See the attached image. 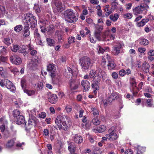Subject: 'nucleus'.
Returning a JSON list of instances; mask_svg holds the SVG:
<instances>
[{"label": "nucleus", "instance_id": "1", "mask_svg": "<svg viewBox=\"0 0 154 154\" xmlns=\"http://www.w3.org/2000/svg\"><path fill=\"white\" fill-rule=\"evenodd\" d=\"M76 75L72 69L68 68V79L69 81V88L72 91L75 90L78 88L79 82L76 80Z\"/></svg>", "mask_w": 154, "mask_h": 154}, {"label": "nucleus", "instance_id": "2", "mask_svg": "<svg viewBox=\"0 0 154 154\" xmlns=\"http://www.w3.org/2000/svg\"><path fill=\"white\" fill-rule=\"evenodd\" d=\"M79 64L83 72H85L91 68L93 65V61L89 57L85 56L79 60Z\"/></svg>", "mask_w": 154, "mask_h": 154}, {"label": "nucleus", "instance_id": "3", "mask_svg": "<svg viewBox=\"0 0 154 154\" xmlns=\"http://www.w3.org/2000/svg\"><path fill=\"white\" fill-rule=\"evenodd\" d=\"M67 120L66 116H58L55 120V124L60 130L62 129L66 131L67 130V125L66 120Z\"/></svg>", "mask_w": 154, "mask_h": 154}, {"label": "nucleus", "instance_id": "4", "mask_svg": "<svg viewBox=\"0 0 154 154\" xmlns=\"http://www.w3.org/2000/svg\"><path fill=\"white\" fill-rule=\"evenodd\" d=\"M23 22L27 26H29L30 25L31 28H34L36 26L37 23L35 17L32 14L29 13L26 14Z\"/></svg>", "mask_w": 154, "mask_h": 154}, {"label": "nucleus", "instance_id": "5", "mask_svg": "<svg viewBox=\"0 0 154 154\" xmlns=\"http://www.w3.org/2000/svg\"><path fill=\"white\" fill-rule=\"evenodd\" d=\"M0 85L2 87H6L10 91L14 92L15 90V88L13 83L9 80L7 79H4L0 81Z\"/></svg>", "mask_w": 154, "mask_h": 154}, {"label": "nucleus", "instance_id": "6", "mask_svg": "<svg viewBox=\"0 0 154 154\" xmlns=\"http://www.w3.org/2000/svg\"><path fill=\"white\" fill-rule=\"evenodd\" d=\"M13 116L14 118H16V123L20 125L25 123V120L24 117L20 115L19 111L16 109L13 111Z\"/></svg>", "mask_w": 154, "mask_h": 154}, {"label": "nucleus", "instance_id": "7", "mask_svg": "<svg viewBox=\"0 0 154 154\" xmlns=\"http://www.w3.org/2000/svg\"><path fill=\"white\" fill-rule=\"evenodd\" d=\"M28 47L27 45H22L21 47L17 45H13L11 48V50L14 52H16L17 51L19 53H22L24 56L26 55L28 53L26 51Z\"/></svg>", "mask_w": 154, "mask_h": 154}, {"label": "nucleus", "instance_id": "8", "mask_svg": "<svg viewBox=\"0 0 154 154\" xmlns=\"http://www.w3.org/2000/svg\"><path fill=\"white\" fill-rule=\"evenodd\" d=\"M30 118L28 121L27 124H25V125L26 130L29 131L33 126H35L38 122V120L34 116H32V115L29 114Z\"/></svg>", "mask_w": 154, "mask_h": 154}, {"label": "nucleus", "instance_id": "9", "mask_svg": "<svg viewBox=\"0 0 154 154\" xmlns=\"http://www.w3.org/2000/svg\"><path fill=\"white\" fill-rule=\"evenodd\" d=\"M116 129L114 127H112L109 130V134H107L106 136L107 139L112 140H114L117 139L118 136L116 133Z\"/></svg>", "mask_w": 154, "mask_h": 154}, {"label": "nucleus", "instance_id": "10", "mask_svg": "<svg viewBox=\"0 0 154 154\" xmlns=\"http://www.w3.org/2000/svg\"><path fill=\"white\" fill-rule=\"evenodd\" d=\"M51 3L52 6H55L58 11L61 12L64 9V8L63 7L61 2L59 0H52Z\"/></svg>", "mask_w": 154, "mask_h": 154}, {"label": "nucleus", "instance_id": "11", "mask_svg": "<svg viewBox=\"0 0 154 154\" xmlns=\"http://www.w3.org/2000/svg\"><path fill=\"white\" fill-rule=\"evenodd\" d=\"M10 60L13 63L16 65H19L22 63L21 58L15 55L11 56L10 58Z\"/></svg>", "mask_w": 154, "mask_h": 154}, {"label": "nucleus", "instance_id": "12", "mask_svg": "<svg viewBox=\"0 0 154 154\" xmlns=\"http://www.w3.org/2000/svg\"><path fill=\"white\" fill-rule=\"evenodd\" d=\"M52 82L54 84L59 85L61 82V79L60 75L57 73L51 75Z\"/></svg>", "mask_w": 154, "mask_h": 154}, {"label": "nucleus", "instance_id": "13", "mask_svg": "<svg viewBox=\"0 0 154 154\" xmlns=\"http://www.w3.org/2000/svg\"><path fill=\"white\" fill-rule=\"evenodd\" d=\"M122 48V45L119 42L116 43V44L114 45L112 48V49L115 52V55H118L120 53Z\"/></svg>", "mask_w": 154, "mask_h": 154}, {"label": "nucleus", "instance_id": "14", "mask_svg": "<svg viewBox=\"0 0 154 154\" xmlns=\"http://www.w3.org/2000/svg\"><path fill=\"white\" fill-rule=\"evenodd\" d=\"M15 141V139H12L8 140L4 145L5 147L8 149H12L14 146Z\"/></svg>", "mask_w": 154, "mask_h": 154}, {"label": "nucleus", "instance_id": "15", "mask_svg": "<svg viewBox=\"0 0 154 154\" xmlns=\"http://www.w3.org/2000/svg\"><path fill=\"white\" fill-rule=\"evenodd\" d=\"M72 136L74 141L75 143L80 144L83 142V138L80 135L78 134H72Z\"/></svg>", "mask_w": 154, "mask_h": 154}, {"label": "nucleus", "instance_id": "16", "mask_svg": "<svg viewBox=\"0 0 154 154\" xmlns=\"http://www.w3.org/2000/svg\"><path fill=\"white\" fill-rule=\"evenodd\" d=\"M118 94L119 93L116 92H112L107 99V101L110 103H111L113 100L119 98Z\"/></svg>", "mask_w": 154, "mask_h": 154}, {"label": "nucleus", "instance_id": "17", "mask_svg": "<svg viewBox=\"0 0 154 154\" xmlns=\"http://www.w3.org/2000/svg\"><path fill=\"white\" fill-rule=\"evenodd\" d=\"M47 69L50 73V75L56 73V67L53 63H50L47 66Z\"/></svg>", "mask_w": 154, "mask_h": 154}, {"label": "nucleus", "instance_id": "18", "mask_svg": "<svg viewBox=\"0 0 154 154\" xmlns=\"http://www.w3.org/2000/svg\"><path fill=\"white\" fill-rule=\"evenodd\" d=\"M81 83L84 88L83 91L84 92L87 91L89 90L90 87V84L88 81L86 80H83Z\"/></svg>", "mask_w": 154, "mask_h": 154}, {"label": "nucleus", "instance_id": "19", "mask_svg": "<svg viewBox=\"0 0 154 154\" xmlns=\"http://www.w3.org/2000/svg\"><path fill=\"white\" fill-rule=\"evenodd\" d=\"M48 100L52 104L55 103L57 100V96L55 94L51 95L48 98Z\"/></svg>", "mask_w": 154, "mask_h": 154}, {"label": "nucleus", "instance_id": "20", "mask_svg": "<svg viewBox=\"0 0 154 154\" xmlns=\"http://www.w3.org/2000/svg\"><path fill=\"white\" fill-rule=\"evenodd\" d=\"M0 122L2 124L0 127L1 131L3 132L5 130V125L7 123V121L4 118H2L0 119Z\"/></svg>", "mask_w": 154, "mask_h": 154}, {"label": "nucleus", "instance_id": "21", "mask_svg": "<svg viewBox=\"0 0 154 154\" xmlns=\"http://www.w3.org/2000/svg\"><path fill=\"white\" fill-rule=\"evenodd\" d=\"M133 11L134 14L136 15L142 13L143 12V10L141 9L140 7L139 6L133 8Z\"/></svg>", "mask_w": 154, "mask_h": 154}, {"label": "nucleus", "instance_id": "22", "mask_svg": "<svg viewBox=\"0 0 154 154\" xmlns=\"http://www.w3.org/2000/svg\"><path fill=\"white\" fill-rule=\"evenodd\" d=\"M145 150V147L138 145L137 147L136 154H143Z\"/></svg>", "mask_w": 154, "mask_h": 154}, {"label": "nucleus", "instance_id": "23", "mask_svg": "<svg viewBox=\"0 0 154 154\" xmlns=\"http://www.w3.org/2000/svg\"><path fill=\"white\" fill-rule=\"evenodd\" d=\"M75 144L72 142L71 143L69 144V146H68V149L70 152V153L75 152Z\"/></svg>", "mask_w": 154, "mask_h": 154}, {"label": "nucleus", "instance_id": "24", "mask_svg": "<svg viewBox=\"0 0 154 154\" xmlns=\"http://www.w3.org/2000/svg\"><path fill=\"white\" fill-rule=\"evenodd\" d=\"M149 21V19L148 18L142 19L140 21L137 23V26L138 27H142L144 26Z\"/></svg>", "mask_w": 154, "mask_h": 154}, {"label": "nucleus", "instance_id": "25", "mask_svg": "<svg viewBox=\"0 0 154 154\" xmlns=\"http://www.w3.org/2000/svg\"><path fill=\"white\" fill-rule=\"evenodd\" d=\"M100 116L94 117L92 120V122L94 125H98L100 123Z\"/></svg>", "mask_w": 154, "mask_h": 154}, {"label": "nucleus", "instance_id": "26", "mask_svg": "<svg viewBox=\"0 0 154 154\" xmlns=\"http://www.w3.org/2000/svg\"><path fill=\"white\" fill-rule=\"evenodd\" d=\"M78 20V17L75 15H72L68 18V23H75Z\"/></svg>", "mask_w": 154, "mask_h": 154}, {"label": "nucleus", "instance_id": "27", "mask_svg": "<svg viewBox=\"0 0 154 154\" xmlns=\"http://www.w3.org/2000/svg\"><path fill=\"white\" fill-rule=\"evenodd\" d=\"M29 27L28 26H24L23 30V36L27 37L29 36L30 34V31L29 30Z\"/></svg>", "mask_w": 154, "mask_h": 154}, {"label": "nucleus", "instance_id": "28", "mask_svg": "<svg viewBox=\"0 0 154 154\" xmlns=\"http://www.w3.org/2000/svg\"><path fill=\"white\" fill-rule=\"evenodd\" d=\"M139 43L141 45H147L149 44V41L144 38H140L139 39Z\"/></svg>", "mask_w": 154, "mask_h": 154}, {"label": "nucleus", "instance_id": "29", "mask_svg": "<svg viewBox=\"0 0 154 154\" xmlns=\"http://www.w3.org/2000/svg\"><path fill=\"white\" fill-rule=\"evenodd\" d=\"M116 66V64L113 61H109L107 64L108 69L109 70L114 69Z\"/></svg>", "mask_w": 154, "mask_h": 154}, {"label": "nucleus", "instance_id": "30", "mask_svg": "<svg viewBox=\"0 0 154 154\" xmlns=\"http://www.w3.org/2000/svg\"><path fill=\"white\" fill-rule=\"evenodd\" d=\"M101 78L99 73H97L94 77L92 81L94 82L99 83L101 81Z\"/></svg>", "mask_w": 154, "mask_h": 154}, {"label": "nucleus", "instance_id": "31", "mask_svg": "<svg viewBox=\"0 0 154 154\" xmlns=\"http://www.w3.org/2000/svg\"><path fill=\"white\" fill-rule=\"evenodd\" d=\"M132 90L131 89V91L132 92L133 95H137L138 92L139 90L138 87L136 85H134L132 87Z\"/></svg>", "mask_w": 154, "mask_h": 154}, {"label": "nucleus", "instance_id": "32", "mask_svg": "<svg viewBox=\"0 0 154 154\" xmlns=\"http://www.w3.org/2000/svg\"><path fill=\"white\" fill-rule=\"evenodd\" d=\"M119 17V15L117 14H115L114 15H111L109 16L110 19L113 22L116 21Z\"/></svg>", "mask_w": 154, "mask_h": 154}, {"label": "nucleus", "instance_id": "33", "mask_svg": "<svg viewBox=\"0 0 154 154\" xmlns=\"http://www.w3.org/2000/svg\"><path fill=\"white\" fill-rule=\"evenodd\" d=\"M143 69L145 72L147 73L149 71V67L150 66L149 65V63H146L143 64Z\"/></svg>", "mask_w": 154, "mask_h": 154}, {"label": "nucleus", "instance_id": "34", "mask_svg": "<svg viewBox=\"0 0 154 154\" xmlns=\"http://www.w3.org/2000/svg\"><path fill=\"white\" fill-rule=\"evenodd\" d=\"M91 111L93 114L94 117L100 116L99 112L96 108H92L91 109Z\"/></svg>", "mask_w": 154, "mask_h": 154}, {"label": "nucleus", "instance_id": "35", "mask_svg": "<svg viewBox=\"0 0 154 154\" xmlns=\"http://www.w3.org/2000/svg\"><path fill=\"white\" fill-rule=\"evenodd\" d=\"M24 92L26 93L29 96H31L34 94L35 91L33 90H29L28 89H24Z\"/></svg>", "mask_w": 154, "mask_h": 154}, {"label": "nucleus", "instance_id": "36", "mask_svg": "<svg viewBox=\"0 0 154 154\" xmlns=\"http://www.w3.org/2000/svg\"><path fill=\"white\" fill-rule=\"evenodd\" d=\"M37 91L42 90L43 88V83L42 82H39L35 84Z\"/></svg>", "mask_w": 154, "mask_h": 154}, {"label": "nucleus", "instance_id": "37", "mask_svg": "<svg viewBox=\"0 0 154 154\" xmlns=\"http://www.w3.org/2000/svg\"><path fill=\"white\" fill-rule=\"evenodd\" d=\"M117 5H118L117 3L112 2L111 3V6L110 10L113 12L115 9H118V7H117Z\"/></svg>", "mask_w": 154, "mask_h": 154}, {"label": "nucleus", "instance_id": "38", "mask_svg": "<svg viewBox=\"0 0 154 154\" xmlns=\"http://www.w3.org/2000/svg\"><path fill=\"white\" fill-rule=\"evenodd\" d=\"M55 34L57 36L58 42L59 43L62 42V32L60 31H57L55 32Z\"/></svg>", "mask_w": 154, "mask_h": 154}, {"label": "nucleus", "instance_id": "39", "mask_svg": "<svg viewBox=\"0 0 154 154\" xmlns=\"http://www.w3.org/2000/svg\"><path fill=\"white\" fill-rule=\"evenodd\" d=\"M106 129V127L104 125H101L97 128V130L99 133H102L105 131Z\"/></svg>", "mask_w": 154, "mask_h": 154}, {"label": "nucleus", "instance_id": "40", "mask_svg": "<svg viewBox=\"0 0 154 154\" xmlns=\"http://www.w3.org/2000/svg\"><path fill=\"white\" fill-rule=\"evenodd\" d=\"M46 41L48 45L50 46H54V41L52 39L47 38Z\"/></svg>", "mask_w": 154, "mask_h": 154}, {"label": "nucleus", "instance_id": "41", "mask_svg": "<svg viewBox=\"0 0 154 154\" xmlns=\"http://www.w3.org/2000/svg\"><path fill=\"white\" fill-rule=\"evenodd\" d=\"M96 71L95 69H91L89 73V75L91 78H93L97 74Z\"/></svg>", "mask_w": 154, "mask_h": 154}, {"label": "nucleus", "instance_id": "42", "mask_svg": "<svg viewBox=\"0 0 154 154\" xmlns=\"http://www.w3.org/2000/svg\"><path fill=\"white\" fill-rule=\"evenodd\" d=\"M23 26L22 25H18L14 27V30L16 32H19L22 29Z\"/></svg>", "mask_w": 154, "mask_h": 154}, {"label": "nucleus", "instance_id": "43", "mask_svg": "<svg viewBox=\"0 0 154 154\" xmlns=\"http://www.w3.org/2000/svg\"><path fill=\"white\" fill-rule=\"evenodd\" d=\"M103 29V26L100 25H97L96 26V29L95 32L101 33V31Z\"/></svg>", "mask_w": 154, "mask_h": 154}, {"label": "nucleus", "instance_id": "44", "mask_svg": "<svg viewBox=\"0 0 154 154\" xmlns=\"http://www.w3.org/2000/svg\"><path fill=\"white\" fill-rule=\"evenodd\" d=\"M5 8L4 7L0 5V17L3 16L5 13Z\"/></svg>", "mask_w": 154, "mask_h": 154}, {"label": "nucleus", "instance_id": "45", "mask_svg": "<svg viewBox=\"0 0 154 154\" xmlns=\"http://www.w3.org/2000/svg\"><path fill=\"white\" fill-rule=\"evenodd\" d=\"M34 10L36 13H39L41 11V8L37 4L35 5L34 8Z\"/></svg>", "mask_w": 154, "mask_h": 154}, {"label": "nucleus", "instance_id": "46", "mask_svg": "<svg viewBox=\"0 0 154 154\" xmlns=\"http://www.w3.org/2000/svg\"><path fill=\"white\" fill-rule=\"evenodd\" d=\"M21 85L23 89L26 88V80L24 79H22L21 81Z\"/></svg>", "mask_w": 154, "mask_h": 154}, {"label": "nucleus", "instance_id": "47", "mask_svg": "<svg viewBox=\"0 0 154 154\" xmlns=\"http://www.w3.org/2000/svg\"><path fill=\"white\" fill-rule=\"evenodd\" d=\"M101 33L95 32L94 35L97 39L98 41H100L101 40Z\"/></svg>", "mask_w": 154, "mask_h": 154}, {"label": "nucleus", "instance_id": "48", "mask_svg": "<svg viewBox=\"0 0 154 154\" xmlns=\"http://www.w3.org/2000/svg\"><path fill=\"white\" fill-rule=\"evenodd\" d=\"M3 42L5 44L7 45H9L11 43V41L10 40L9 38H5Z\"/></svg>", "mask_w": 154, "mask_h": 154}, {"label": "nucleus", "instance_id": "49", "mask_svg": "<svg viewBox=\"0 0 154 154\" xmlns=\"http://www.w3.org/2000/svg\"><path fill=\"white\" fill-rule=\"evenodd\" d=\"M102 152L99 148H96L94 150L92 154H101Z\"/></svg>", "mask_w": 154, "mask_h": 154}, {"label": "nucleus", "instance_id": "50", "mask_svg": "<svg viewBox=\"0 0 154 154\" xmlns=\"http://www.w3.org/2000/svg\"><path fill=\"white\" fill-rule=\"evenodd\" d=\"M123 17L125 18L130 19L132 17L133 15L131 13H127L124 15Z\"/></svg>", "mask_w": 154, "mask_h": 154}, {"label": "nucleus", "instance_id": "51", "mask_svg": "<svg viewBox=\"0 0 154 154\" xmlns=\"http://www.w3.org/2000/svg\"><path fill=\"white\" fill-rule=\"evenodd\" d=\"M0 51L2 54H5L6 52V48L4 46H0Z\"/></svg>", "mask_w": 154, "mask_h": 154}, {"label": "nucleus", "instance_id": "52", "mask_svg": "<svg viewBox=\"0 0 154 154\" xmlns=\"http://www.w3.org/2000/svg\"><path fill=\"white\" fill-rule=\"evenodd\" d=\"M119 74L121 77L124 76L126 75V71L124 69H121L119 71Z\"/></svg>", "mask_w": 154, "mask_h": 154}, {"label": "nucleus", "instance_id": "53", "mask_svg": "<svg viewBox=\"0 0 154 154\" xmlns=\"http://www.w3.org/2000/svg\"><path fill=\"white\" fill-rule=\"evenodd\" d=\"M29 50L31 51L30 54L32 55H34L37 53V51L36 50H33V48L30 46L29 47Z\"/></svg>", "mask_w": 154, "mask_h": 154}, {"label": "nucleus", "instance_id": "54", "mask_svg": "<svg viewBox=\"0 0 154 154\" xmlns=\"http://www.w3.org/2000/svg\"><path fill=\"white\" fill-rule=\"evenodd\" d=\"M97 48L98 50V52L100 53L103 54L105 51V49H104L99 45H98Z\"/></svg>", "mask_w": 154, "mask_h": 154}, {"label": "nucleus", "instance_id": "55", "mask_svg": "<svg viewBox=\"0 0 154 154\" xmlns=\"http://www.w3.org/2000/svg\"><path fill=\"white\" fill-rule=\"evenodd\" d=\"M75 41V38L74 37H71L68 38V43L71 44L72 43H74Z\"/></svg>", "mask_w": 154, "mask_h": 154}, {"label": "nucleus", "instance_id": "56", "mask_svg": "<svg viewBox=\"0 0 154 154\" xmlns=\"http://www.w3.org/2000/svg\"><path fill=\"white\" fill-rule=\"evenodd\" d=\"M91 87L93 88L96 90H98L99 89L98 84L96 82H94L93 83H92L91 84Z\"/></svg>", "mask_w": 154, "mask_h": 154}, {"label": "nucleus", "instance_id": "57", "mask_svg": "<svg viewBox=\"0 0 154 154\" xmlns=\"http://www.w3.org/2000/svg\"><path fill=\"white\" fill-rule=\"evenodd\" d=\"M34 35L36 39L39 40L40 38V35L39 33L37 32V29H36L35 30V32H34Z\"/></svg>", "mask_w": 154, "mask_h": 154}, {"label": "nucleus", "instance_id": "58", "mask_svg": "<svg viewBox=\"0 0 154 154\" xmlns=\"http://www.w3.org/2000/svg\"><path fill=\"white\" fill-rule=\"evenodd\" d=\"M23 145H24V143H20L19 142H17L16 144V146L19 149L20 148L23 149Z\"/></svg>", "mask_w": 154, "mask_h": 154}, {"label": "nucleus", "instance_id": "59", "mask_svg": "<svg viewBox=\"0 0 154 154\" xmlns=\"http://www.w3.org/2000/svg\"><path fill=\"white\" fill-rule=\"evenodd\" d=\"M130 84L131 85V87L137 85L135 79L134 78H132L131 79L130 81Z\"/></svg>", "mask_w": 154, "mask_h": 154}, {"label": "nucleus", "instance_id": "60", "mask_svg": "<svg viewBox=\"0 0 154 154\" xmlns=\"http://www.w3.org/2000/svg\"><path fill=\"white\" fill-rule=\"evenodd\" d=\"M139 6L140 7L141 9H142L143 11L148 9L149 8V6L147 4L141 5Z\"/></svg>", "mask_w": 154, "mask_h": 154}, {"label": "nucleus", "instance_id": "61", "mask_svg": "<svg viewBox=\"0 0 154 154\" xmlns=\"http://www.w3.org/2000/svg\"><path fill=\"white\" fill-rule=\"evenodd\" d=\"M75 15V14L74 13L72 10L71 9H68V17L72 15Z\"/></svg>", "mask_w": 154, "mask_h": 154}, {"label": "nucleus", "instance_id": "62", "mask_svg": "<svg viewBox=\"0 0 154 154\" xmlns=\"http://www.w3.org/2000/svg\"><path fill=\"white\" fill-rule=\"evenodd\" d=\"M152 100L151 99H148L146 101L147 106L149 107H151L152 106V104L151 103Z\"/></svg>", "mask_w": 154, "mask_h": 154}, {"label": "nucleus", "instance_id": "63", "mask_svg": "<svg viewBox=\"0 0 154 154\" xmlns=\"http://www.w3.org/2000/svg\"><path fill=\"white\" fill-rule=\"evenodd\" d=\"M112 76L114 79H117L118 78V75L116 72H113L112 74Z\"/></svg>", "mask_w": 154, "mask_h": 154}, {"label": "nucleus", "instance_id": "64", "mask_svg": "<svg viewBox=\"0 0 154 154\" xmlns=\"http://www.w3.org/2000/svg\"><path fill=\"white\" fill-rule=\"evenodd\" d=\"M46 115L45 112H42L39 113L38 115L39 117L40 118L44 119L45 118Z\"/></svg>", "mask_w": 154, "mask_h": 154}]
</instances>
